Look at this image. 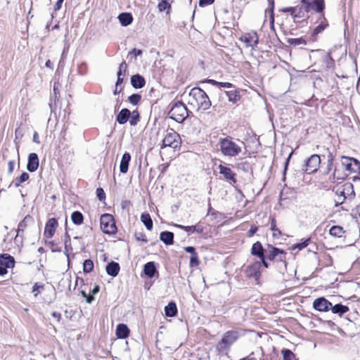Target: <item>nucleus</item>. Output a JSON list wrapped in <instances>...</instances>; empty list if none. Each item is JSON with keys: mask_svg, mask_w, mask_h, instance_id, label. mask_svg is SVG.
<instances>
[{"mask_svg": "<svg viewBox=\"0 0 360 360\" xmlns=\"http://www.w3.org/2000/svg\"><path fill=\"white\" fill-rule=\"evenodd\" d=\"M96 195L100 201H103L105 199V193L102 188H98L96 189Z\"/></svg>", "mask_w": 360, "mask_h": 360, "instance_id": "obj_54", "label": "nucleus"}, {"mask_svg": "<svg viewBox=\"0 0 360 360\" xmlns=\"http://www.w3.org/2000/svg\"><path fill=\"white\" fill-rule=\"evenodd\" d=\"M131 84L134 89H141L145 86L146 80L139 74L134 75L131 77Z\"/></svg>", "mask_w": 360, "mask_h": 360, "instance_id": "obj_22", "label": "nucleus"}, {"mask_svg": "<svg viewBox=\"0 0 360 360\" xmlns=\"http://www.w3.org/2000/svg\"><path fill=\"white\" fill-rule=\"evenodd\" d=\"M29 178L30 174L27 172H24L21 174L20 176L14 179L8 187L10 188L12 185H13L15 187H19L21 185V184L28 180Z\"/></svg>", "mask_w": 360, "mask_h": 360, "instance_id": "obj_32", "label": "nucleus"}, {"mask_svg": "<svg viewBox=\"0 0 360 360\" xmlns=\"http://www.w3.org/2000/svg\"><path fill=\"white\" fill-rule=\"evenodd\" d=\"M320 164V156L316 154L312 155L307 160L302 167V171L307 174L316 172L318 170Z\"/></svg>", "mask_w": 360, "mask_h": 360, "instance_id": "obj_10", "label": "nucleus"}, {"mask_svg": "<svg viewBox=\"0 0 360 360\" xmlns=\"http://www.w3.org/2000/svg\"><path fill=\"white\" fill-rule=\"evenodd\" d=\"M336 195L342 197V200H352L355 197L354 186L352 183L347 182L333 189Z\"/></svg>", "mask_w": 360, "mask_h": 360, "instance_id": "obj_7", "label": "nucleus"}, {"mask_svg": "<svg viewBox=\"0 0 360 360\" xmlns=\"http://www.w3.org/2000/svg\"><path fill=\"white\" fill-rule=\"evenodd\" d=\"M141 221L145 225L146 228L150 231L153 227V220L148 213H143L141 215Z\"/></svg>", "mask_w": 360, "mask_h": 360, "instance_id": "obj_34", "label": "nucleus"}, {"mask_svg": "<svg viewBox=\"0 0 360 360\" xmlns=\"http://www.w3.org/2000/svg\"><path fill=\"white\" fill-rule=\"evenodd\" d=\"M328 162V165H327L326 170L324 171V173L326 174H328L330 172V171L332 170L333 167V162Z\"/></svg>", "mask_w": 360, "mask_h": 360, "instance_id": "obj_63", "label": "nucleus"}, {"mask_svg": "<svg viewBox=\"0 0 360 360\" xmlns=\"http://www.w3.org/2000/svg\"><path fill=\"white\" fill-rule=\"evenodd\" d=\"M169 8H170V5L167 1V0H162L158 4V9H159L160 11H164L167 10Z\"/></svg>", "mask_w": 360, "mask_h": 360, "instance_id": "obj_52", "label": "nucleus"}, {"mask_svg": "<svg viewBox=\"0 0 360 360\" xmlns=\"http://www.w3.org/2000/svg\"><path fill=\"white\" fill-rule=\"evenodd\" d=\"M118 19L120 24L127 27L133 22V16L130 13H122L118 15Z\"/></svg>", "mask_w": 360, "mask_h": 360, "instance_id": "obj_30", "label": "nucleus"}, {"mask_svg": "<svg viewBox=\"0 0 360 360\" xmlns=\"http://www.w3.org/2000/svg\"><path fill=\"white\" fill-rule=\"evenodd\" d=\"M39 165V160L37 153H32L28 155L27 169L30 172L37 171Z\"/></svg>", "mask_w": 360, "mask_h": 360, "instance_id": "obj_17", "label": "nucleus"}, {"mask_svg": "<svg viewBox=\"0 0 360 360\" xmlns=\"http://www.w3.org/2000/svg\"><path fill=\"white\" fill-rule=\"evenodd\" d=\"M286 252L281 249L271 245L265 249V257L269 260L276 259L278 262H283L285 259Z\"/></svg>", "mask_w": 360, "mask_h": 360, "instance_id": "obj_9", "label": "nucleus"}, {"mask_svg": "<svg viewBox=\"0 0 360 360\" xmlns=\"http://www.w3.org/2000/svg\"><path fill=\"white\" fill-rule=\"evenodd\" d=\"M330 310L333 314H337L339 316H342L343 314L347 313L349 309L347 306L343 305L342 304H336L335 305L331 304V308H330Z\"/></svg>", "mask_w": 360, "mask_h": 360, "instance_id": "obj_26", "label": "nucleus"}, {"mask_svg": "<svg viewBox=\"0 0 360 360\" xmlns=\"http://www.w3.org/2000/svg\"><path fill=\"white\" fill-rule=\"evenodd\" d=\"M71 219L75 225H81L84 221V217L79 211H75L71 214Z\"/></svg>", "mask_w": 360, "mask_h": 360, "instance_id": "obj_35", "label": "nucleus"}, {"mask_svg": "<svg viewBox=\"0 0 360 360\" xmlns=\"http://www.w3.org/2000/svg\"><path fill=\"white\" fill-rule=\"evenodd\" d=\"M160 239L165 245H171L174 243V233L167 231H162L160 234Z\"/></svg>", "mask_w": 360, "mask_h": 360, "instance_id": "obj_29", "label": "nucleus"}, {"mask_svg": "<svg viewBox=\"0 0 360 360\" xmlns=\"http://www.w3.org/2000/svg\"><path fill=\"white\" fill-rule=\"evenodd\" d=\"M338 198L337 199L335 200V206L338 207L342 204H343L346 200H342V196H340V195H337Z\"/></svg>", "mask_w": 360, "mask_h": 360, "instance_id": "obj_64", "label": "nucleus"}, {"mask_svg": "<svg viewBox=\"0 0 360 360\" xmlns=\"http://www.w3.org/2000/svg\"><path fill=\"white\" fill-rule=\"evenodd\" d=\"M313 308L319 311L327 312L331 308V302L324 297H320L314 300Z\"/></svg>", "mask_w": 360, "mask_h": 360, "instance_id": "obj_12", "label": "nucleus"}, {"mask_svg": "<svg viewBox=\"0 0 360 360\" xmlns=\"http://www.w3.org/2000/svg\"><path fill=\"white\" fill-rule=\"evenodd\" d=\"M44 286L43 284H39L38 283H35L32 287V292L34 293V297H37L41 290H43Z\"/></svg>", "mask_w": 360, "mask_h": 360, "instance_id": "obj_48", "label": "nucleus"}, {"mask_svg": "<svg viewBox=\"0 0 360 360\" xmlns=\"http://www.w3.org/2000/svg\"><path fill=\"white\" fill-rule=\"evenodd\" d=\"M181 139L180 135L174 129H170L167 131V134L162 140L161 149L166 147H170L174 149L178 148L181 146Z\"/></svg>", "mask_w": 360, "mask_h": 360, "instance_id": "obj_5", "label": "nucleus"}, {"mask_svg": "<svg viewBox=\"0 0 360 360\" xmlns=\"http://www.w3.org/2000/svg\"><path fill=\"white\" fill-rule=\"evenodd\" d=\"M199 259L198 254H195L191 256L190 258V266L191 267L197 266L199 264Z\"/></svg>", "mask_w": 360, "mask_h": 360, "instance_id": "obj_50", "label": "nucleus"}, {"mask_svg": "<svg viewBox=\"0 0 360 360\" xmlns=\"http://www.w3.org/2000/svg\"><path fill=\"white\" fill-rule=\"evenodd\" d=\"M344 232L343 228L340 226H333L329 231L331 236L338 238L342 237Z\"/></svg>", "mask_w": 360, "mask_h": 360, "instance_id": "obj_37", "label": "nucleus"}, {"mask_svg": "<svg viewBox=\"0 0 360 360\" xmlns=\"http://www.w3.org/2000/svg\"><path fill=\"white\" fill-rule=\"evenodd\" d=\"M143 272L148 278H153L155 276V273L157 272L155 262H147L143 266Z\"/></svg>", "mask_w": 360, "mask_h": 360, "instance_id": "obj_28", "label": "nucleus"}, {"mask_svg": "<svg viewBox=\"0 0 360 360\" xmlns=\"http://www.w3.org/2000/svg\"><path fill=\"white\" fill-rule=\"evenodd\" d=\"M347 176V174H341L339 169L335 167L333 174L330 176L329 179L330 181L335 182V180L344 179Z\"/></svg>", "mask_w": 360, "mask_h": 360, "instance_id": "obj_40", "label": "nucleus"}, {"mask_svg": "<svg viewBox=\"0 0 360 360\" xmlns=\"http://www.w3.org/2000/svg\"><path fill=\"white\" fill-rule=\"evenodd\" d=\"M127 63H126V62L124 60V61H122V62L120 64V66H119V69H118V72H117V75H120V76L125 75V73H126V72H127Z\"/></svg>", "mask_w": 360, "mask_h": 360, "instance_id": "obj_49", "label": "nucleus"}, {"mask_svg": "<svg viewBox=\"0 0 360 360\" xmlns=\"http://www.w3.org/2000/svg\"><path fill=\"white\" fill-rule=\"evenodd\" d=\"M134 237L138 241H143L144 243H147L148 240L146 236L143 232H136L134 234Z\"/></svg>", "mask_w": 360, "mask_h": 360, "instance_id": "obj_51", "label": "nucleus"}, {"mask_svg": "<svg viewBox=\"0 0 360 360\" xmlns=\"http://www.w3.org/2000/svg\"><path fill=\"white\" fill-rule=\"evenodd\" d=\"M257 230H258L257 226H256L255 225L251 226L250 230L248 232V236L252 237L257 231Z\"/></svg>", "mask_w": 360, "mask_h": 360, "instance_id": "obj_59", "label": "nucleus"}, {"mask_svg": "<svg viewBox=\"0 0 360 360\" xmlns=\"http://www.w3.org/2000/svg\"><path fill=\"white\" fill-rule=\"evenodd\" d=\"M129 335V329L127 325L120 323L116 328V335L120 339L127 338Z\"/></svg>", "mask_w": 360, "mask_h": 360, "instance_id": "obj_27", "label": "nucleus"}, {"mask_svg": "<svg viewBox=\"0 0 360 360\" xmlns=\"http://www.w3.org/2000/svg\"><path fill=\"white\" fill-rule=\"evenodd\" d=\"M270 229L274 232L273 236L278 238L281 236V231L277 228L275 218H271V228Z\"/></svg>", "mask_w": 360, "mask_h": 360, "instance_id": "obj_39", "label": "nucleus"}, {"mask_svg": "<svg viewBox=\"0 0 360 360\" xmlns=\"http://www.w3.org/2000/svg\"><path fill=\"white\" fill-rule=\"evenodd\" d=\"M214 1V0H199V6L200 7H204L212 4Z\"/></svg>", "mask_w": 360, "mask_h": 360, "instance_id": "obj_58", "label": "nucleus"}, {"mask_svg": "<svg viewBox=\"0 0 360 360\" xmlns=\"http://www.w3.org/2000/svg\"><path fill=\"white\" fill-rule=\"evenodd\" d=\"M184 250L185 252H188V253H191V255H193L195 254H198L195 251V249L194 247L193 246H188V247H186L184 248Z\"/></svg>", "mask_w": 360, "mask_h": 360, "instance_id": "obj_61", "label": "nucleus"}, {"mask_svg": "<svg viewBox=\"0 0 360 360\" xmlns=\"http://www.w3.org/2000/svg\"><path fill=\"white\" fill-rule=\"evenodd\" d=\"M292 154V153H290V155H288V157L287 158V159L285 160V162L284 169H283V181L285 179V173H286V171H287V169H288V164H289V161H290V157H291Z\"/></svg>", "mask_w": 360, "mask_h": 360, "instance_id": "obj_57", "label": "nucleus"}, {"mask_svg": "<svg viewBox=\"0 0 360 360\" xmlns=\"http://www.w3.org/2000/svg\"><path fill=\"white\" fill-rule=\"evenodd\" d=\"M219 146L222 154L226 156L234 157L241 152V148L233 141L231 136L221 139Z\"/></svg>", "mask_w": 360, "mask_h": 360, "instance_id": "obj_2", "label": "nucleus"}, {"mask_svg": "<svg viewBox=\"0 0 360 360\" xmlns=\"http://www.w3.org/2000/svg\"><path fill=\"white\" fill-rule=\"evenodd\" d=\"M301 6L307 13L310 11L323 13L325 8L324 0H300Z\"/></svg>", "mask_w": 360, "mask_h": 360, "instance_id": "obj_8", "label": "nucleus"}, {"mask_svg": "<svg viewBox=\"0 0 360 360\" xmlns=\"http://www.w3.org/2000/svg\"><path fill=\"white\" fill-rule=\"evenodd\" d=\"M233 86V84L229 82H219L218 87L219 88H231Z\"/></svg>", "mask_w": 360, "mask_h": 360, "instance_id": "obj_62", "label": "nucleus"}, {"mask_svg": "<svg viewBox=\"0 0 360 360\" xmlns=\"http://www.w3.org/2000/svg\"><path fill=\"white\" fill-rule=\"evenodd\" d=\"M260 266L261 263L259 262H257L253 264L249 265L246 270L248 276L257 278L260 276Z\"/></svg>", "mask_w": 360, "mask_h": 360, "instance_id": "obj_20", "label": "nucleus"}, {"mask_svg": "<svg viewBox=\"0 0 360 360\" xmlns=\"http://www.w3.org/2000/svg\"><path fill=\"white\" fill-rule=\"evenodd\" d=\"M165 315L168 317H174L177 314V307L174 302H170L165 307Z\"/></svg>", "mask_w": 360, "mask_h": 360, "instance_id": "obj_33", "label": "nucleus"}, {"mask_svg": "<svg viewBox=\"0 0 360 360\" xmlns=\"http://www.w3.org/2000/svg\"><path fill=\"white\" fill-rule=\"evenodd\" d=\"M131 116L129 120V124L131 126H136L139 121V113L137 110H134L132 113H131Z\"/></svg>", "mask_w": 360, "mask_h": 360, "instance_id": "obj_46", "label": "nucleus"}, {"mask_svg": "<svg viewBox=\"0 0 360 360\" xmlns=\"http://www.w3.org/2000/svg\"><path fill=\"white\" fill-rule=\"evenodd\" d=\"M175 226L181 229L186 232H197L198 233H202L204 231V228L200 224H197L195 226H183L181 224H175Z\"/></svg>", "mask_w": 360, "mask_h": 360, "instance_id": "obj_31", "label": "nucleus"}, {"mask_svg": "<svg viewBox=\"0 0 360 360\" xmlns=\"http://www.w3.org/2000/svg\"><path fill=\"white\" fill-rule=\"evenodd\" d=\"M219 169L220 174L223 175L225 181L231 184H235L237 182L236 174L231 169V168L221 164L219 165Z\"/></svg>", "mask_w": 360, "mask_h": 360, "instance_id": "obj_13", "label": "nucleus"}, {"mask_svg": "<svg viewBox=\"0 0 360 360\" xmlns=\"http://www.w3.org/2000/svg\"><path fill=\"white\" fill-rule=\"evenodd\" d=\"M270 8H269V12H270V18H271V22L272 24V26H274V0H268Z\"/></svg>", "mask_w": 360, "mask_h": 360, "instance_id": "obj_53", "label": "nucleus"}, {"mask_svg": "<svg viewBox=\"0 0 360 360\" xmlns=\"http://www.w3.org/2000/svg\"><path fill=\"white\" fill-rule=\"evenodd\" d=\"M288 44L290 46H297L300 45L307 44V41L303 38H290L288 40Z\"/></svg>", "mask_w": 360, "mask_h": 360, "instance_id": "obj_42", "label": "nucleus"}, {"mask_svg": "<svg viewBox=\"0 0 360 360\" xmlns=\"http://www.w3.org/2000/svg\"><path fill=\"white\" fill-rule=\"evenodd\" d=\"M189 95L195 99L199 108L205 110L209 109L211 106V101L208 96L200 88H193L191 90Z\"/></svg>", "mask_w": 360, "mask_h": 360, "instance_id": "obj_4", "label": "nucleus"}, {"mask_svg": "<svg viewBox=\"0 0 360 360\" xmlns=\"http://www.w3.org/2000/svg\"><path fill=\"white\" fill-rule=\"evenodd\" d=\"M226 96H228L229 101L233 103H236L240 98V95L238 91H225Z\"/></svg>", "mask_w": 360, "mask_h": 360, "instance_id": "obj_38", "label": "nucleus"}, {"mask_svg": "<svg viewBox=\"0 0 360 360\" xmlns=\"http://www.w3.org/2000/svg\"><path fill=\"white\" fill-rule=\"evenodd\" d=\"M342 166L349 172L356 173L360 170V162L352 158L342 156Z\"/></svg>", "mask_w": 360, "mask_h": 360, "instance_id": "obj_11", "label": "nucleus"}, {"mask_svg": "<svg viewBox=\"0 0 360 360\" xmlns=\"http://www.w3.org/2000/svg\"><path fill=\"white\" fill-rule=\"evenodd\" d=\"M101 229L107 234H114L117 231V226L113 217L110 214H102L100 219Z\"/></svg>", "mask_w": 360, "mask_h": 360, "instance_id": "obj_6", "label": "nucleus"}, {"mask_svg": "<svg viewBox=\"0 0 360 360\" xmlns=\"http://www.w3.org/2000/svg\"><path fill=\"white\" fill-rule=\"evenodd\" d=\"M283 11L290 13L295 20L307 16V13L304 11L302 6H300V7L295 6L285 8L283 10Z\"/></svg>", "mask_w": 360, "mask_h": 360, "instance_id": "obj_16", "label": "nucleus"}, {"mask_svg": "<svg viewBox=\"0 0 360 360\" xmlns=\"http://www.w3.org/2000/svg\"><path fill=\"white\" fill-rule=\"evenodd\" d=\"M14 160H10L8 162V172L9 174H12L14 169Z\"/></svg>", "mask_w": 360, "mask_h": 360, "instance_id": "obj_60", "label": "nucleus"}, {"mask_svg": "<svg viewBox=\"0 0 360 360\" xmlns=\"http://www.w3.org/2000/svg\"><path fill=\"white\" fill-rule=\"evenodd\" d=\"M58 225V221L56 218L49 219L45 225L44 231V238H51L56 232Z\"/></svg>", "mask_w": 360, "mask_h": 360, "instance_id": "obj_14", "label": "nucleus"}, {"mask_svg": "<svg viewBox=\"0 0 360 360\" xmlns=\"http://www.w3.org/2000/svg\"><path fill=\"white\" fill-rule=\"evenodd\" d=\"M0 265L4 266L6 269L13 268L15 265L14 257L10 255L9 254H1Z\"/></svg>", "mask_w": 360, "mask_h": 360, "instance_id": "obj_18", "label": "nucleus"}, {"mask_svg": "<svg viewBox=\"0 0 360 360\" xmlns=\"http://www.w3.org/2000/svg\"><path fill=\"white\" fill-rule=\"evenodd\" d=\"M120 269V264L113 261L109 262L105 267L106 273L112 277H115L118 275Z\"/></svg>", "mask_w": 360, "mask_h": 360, "instance_id": "obj_23", "label": "nucleus"}, {"mask_svg": "<svg viewBox=\"0 0 360 360\" xmlns=\"http://www.w3.org/2000/svg\"><path fill=\"white\" fill-rule=\"evenodd\" d=\"M66 239L65 240V254L66 255V256L68 257H69V255H68V248L69 246L71 245V243H70V236L66 233Z\"/></svg>", "mask_w": 360, "mask_h": 360, "instance_id": "obj_55", "label": "nucleus"}, {"mask_svg": "<svg viewBox=\"0 0 360 360\" xmlns=\"http://www.w3.org/2000/svg\"><path fill=\"white\" fill-rule=\"evenodd\" d=\"M283 360H297L293 352L288 349H283L281 351Z\"/></svg>", "mask_w": 360, "mask_h": 360, "instance_id": "obj_44", "label": "nucleus"}, {"mask_svg": "<svg viewBox=\"0 0 360 360\" xmlns=\"http://www.w3.org/2000/svg\"><path fill=\"white\" fill-rule=\"evenodd\" d=\"M251 254L254 256H257L259 259L265 257V249L263 248L260 242L257 241L252 245Z\"/></svg>", "mask_w": 360, "mask_h": 360, "instance_id": "obj_19", "label": "nucleus"}, {"mask_svg": "<svg viewBox=\"0 0 360 360\" xmlns=\"http://www.w3.org/2000/svg\"><path fill=\"white\" fill-rule=\"evenodd\" d=\"M94 269V262L91 259H85L83 263V271L84 273L88 274L93 271Z\"/></svg>", "mask_w": 360, "mask_h": 360, "instance_id": "obj_41", "label": "nucleus"}, {"mask_svg": "<svg viewBox=\"0 0 360 360\" xmlns=\"http://www.w3.org/2000/svg\"><path fill=\"white\" fill-rule=\"evenodd\" d=\"M321 17L323 18V20L319 23V25L318 26H316L314 29V30H313V32L311 33V39L313 41H315L316 40V36L319 33L323 32L328 25V24L327 23L326 19L325 18L324 15H321Z\"/></svg>", "mask_w": 360, "mask_h": 360, "instance_id": "obj_21", "label": "nucleus"}, {"mask_svg": "<svg viewBox=\"0 0 360 360\" xmlns=\"http://www.w3.org/2000/svg\"><path fill=\"white\" fill-rule=\"evenodd\" d=\"M218 214H219V212L218 211L214 210L211 207V204L209 202V208H208V211H207V216H212V217H215Z\"/></svg>", "mask_w": 360, "mask_h": 360, "instance_id": "obj_56", "label": "nucleus"}, {"mask_svg": "<svg viewBox=\"0 0 360 360\" xmlns=\"http://www.w3.org/2000/svg\"><path fill=\"white\" fill-rule=\"evenodd\" d=\"M188 112L186 105L183 102L178 101L173 105L168 115L170 119L181 123L188 117Z\"/></svg>", "mask_w": 360, "mask_h": 360, "instance_id": "obj_3", "label": "nucleus"}, {"mask_svg": "<svg viewBox=\"0 0 360 360\" xmlns=\"http://www.w3.org/2000/svg\"><path fill=\"white\" fill-rule=\"evenodd\" d=\"M131 116V112L127 108L122 109L116 117V121L120 124H124L127 123L128 120H129V117Z\"/></svg>", "mask_w": 360, "mask_h": 360, "instance_id": "obj_24", "label": "nucleus"}, {"mask_svg": "<svg viewBox=\"0 0 360 360\" xmlns=\"http://www.w3.org/2000/svg\"><path fill=\"white\" fill-rule=\"evenodd\" d=\"M32 221V218L30 215H27L25 217L22 221H21L18 227V235H19L21 232H23L24 230L27 226L28 224Z\"/></svg>", "mask_w": 360, "mask_h": 360, "instance_id": "obj_36", "label": "nucleus"}, {"mask_svg": "<svg viewBox=\"0 0 360 360\" xmlns=\"http://www.w3.org/2000/svg\"><path fill=\"white\" fill-rule=\"evenodd\" d=\"M237 167L245 172H249L252 169L250 164L247 161L238 163Z\"/></svg>", "mask_w": 360, "mask_h": 360, "instance_id": "obj_45", "label": "nucleus"}, {"mask_svg": "<svg viewBox=\"0 0 360 360\" xmlns=\"http://www.w3.org/2000/svg\"><path fill=\"white\" fill-rule=\"evenodd\" d=\"M131 160V155L128 152H125L121 159L120 165V171L121 173L125 174L129 169V164Z\"/></svg>", "mask_w": 360, "mask_h": 360, "instance_id": "obj_25", "label": "nucleus"}, {"mask_svg": "<svg viewBox=\"0 0 360 360\" xmlns=\"http://www.w3.org/2000/svg\"><path fill=\"white\" fill-rule=\"evenodd\" d=\"M240 40L244 42L248 47H252V49L256 46L259 41V37L256 32L247 33L243 35Z\"/></svg>", "mask_w": 360, "mask_h": 360, "instance_id": "obj_15", "label": "nucleus"}, {"mask_svg": "<svg viewBox=\"0 0 360 360\" xmlns=\"http://www.w3.org/2000/svg\"><path fill=\"white\" fill-rule=\"evenodd\" d=\"M141 99V96L139 94H133L128 98L129 102L134 105H136L140 102Z\"/></svg>", "mask_w": 360, "mask_h": 360, "instance_id": "obj_47", "label": "nucleus"}, {"mask_svg": "<svg viewBox=\"0 0 360 360\" xmlns=\"http://www.w3.org/2000/svg\"><path fill=\"white\" fill-rule=\"evenodd\" d=\"M247 330L242 328H236L227 330L221 340L217 344L216 349L219 354H227L231 347L240 338L245 335Z\"/></svg>", "mask_w": 360, "mask_h": 360, "instance_id": "obj_1", "label": "nucleus"}, {"mask_svg": "<svg viewBox=\"0 0 360 360\" xmlns=\"http://www.w3.org/2000/svg\"><path fill=\"white\" fill-rule=\"evenodd\" d=\"M310 240H311V238H305V239H302V242H300V243H297L295 244V245L292 246V250H296V249H297V250H302V249L305 248L309 245V243Z\"/></svg>", "mask_w": 360, "mask_h": 360, "instance_id": "obj_43", "label": "nucleus"}]
</instances>
